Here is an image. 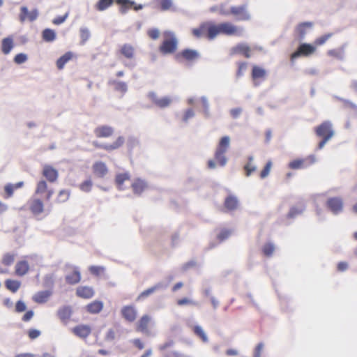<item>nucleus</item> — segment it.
<instances>
[{
    "label": "nucleus",
    "mask_w": 357,
    "mask_h": 357,
    "mask_svg": "<svg viewBox=\"0 0 357 357\" xmlns=\"http://www.w3.org/2000/svg\"><path fill=\"white\" fill-rule=\"evenodd\" d=\"M148 96L152 103L160 108L167 107L171 105L172 102V99L170 97H158L154 92H150Z\"/></svg>",
    "instance_id": "1a4fd4ad"
},
{
    "label": "nucleus",
    "mask_w": 357,
    "mask_h": 357,
    "mask_svg": "<svg viewBox=\"0 0 357 357\" xmlns=\"http://www.w3.org/2000/svg\"><path fill=\"white\" fill-rule=\"evenodd\" d=\"M124 142H125V139L122 136H119L116 138V139L112 144H98V143H96L94 142L93 143V145L96 147V148H98V149H104L107 151H114V150H116V149H118L119 148H120L121 146H123V144H124Z\"/></svg>",
    "instance_id": "2eb2a0df"
},
{
    "label": "nucleus",
    "mask_w": 357,
    "mask_h": 357,
    "mask_svg": "<svg viewBox=\"0 0 357 357\" xmlns=\"http://www.w3.org/2000/svg\"><path fill=\"white\" fill-rule=\"evenodd\" d=\"M344 47H340L337 49L329 50L327 52V55L330 57L335 58L337 59H342L344 57Z\"/></svg>",
    "instance_id": "c9c22d12"
},
{
    "label": "nucleus",
    "mask_w": 357,
    "mask_h": 357,
    "mask_svg": "<svg viewBox=\"0 0 357 357\" xmlns=\"http://www.w3.org/2000/svg\"><path fill=\"white\" fill-rule=\"evenodd\" d=\"M5 286L8 290L15 293L20 287L21 283L17 280L8 279L5 282Z\"/></svg>",
    "instance_id": "ea45409f"
},
{
    "label": "nucleus",
    "mask_w": 357,
    "mask_h": 357,
    "mask_svg": "<svg viewBox=\"0 0 357 357\" xmlns=\"http://www.w3.org/2000/svg\"><path fill=\"white\" fill-rule=\"evenodd\" d=\"M16 254L7 252L5 253L1 259V264L6 266H10L15 262Z\"/></svg>",
    "instance_id": "4c0bfd02"
},
{
    "label": "nucleus",
    "mask_w": 357,
    "mask_h": 357,
    "mask_svg": "<svg viewBox=\"0 0 357 357\" xmlns=\"http://www.w3.org/2000/svg\"><path fill=\"white\" fill-rule=\"evenodd\" d=\"M81 280V275L78 271L74 270L72 273L66 277V280L68 284H75Z\"/></svg>",
    "instance_id": "f704fd0d"
},
{
    "label": "nucleus",
    "mask_w": 357,
    "mask_h": 357,
    "mask_svg": "<svg viewBox=\"0 0 357 357\" xmlns=\"http://www.w3.org/2000/svg\"><path fill=\"white\" fill-rule=\"evenodd\" d=\"M224 15L231 14L238 21H248L250 19V15L245 5L232 6L229 12L223 13Z\"/></svg>",
    "instance_id": "423d86ee"
},
{
    "label": "nucleus",
    "mask_w": 357,
    "mask_h": 357,
    "mask_svg": "<svg viewBox=\"0 0 357 357\" xmlns=\"http://www.w3.org/2000/svg\"><path fill=\"white\" fill-rule=\"evenodd\" d=\"M198 58L199 53L196 50L191 49H184L176 55V59L179 62L183 61H193Z\"/></svg>",
    "instance_id": "9b49d317"
},
{
    "label": "nucleus",
    "mask_w": 357,
    "mask_h": 357,
    "mask_svg": "<svg viewBox=\"0 0 357 357\" xmlns=\"http://www.w3.org/2000/svg\"><path fill=\"white\" fill-rule=\"evenodd\" d=\"M68 16V13H66L63 16H58L53 20L52 22L54 24H56V25L61 24L66 21Z\"/></svg>",
    "instance_id": "69168bd1"
},
{
    "label": "nucleus",
    "mask_w": 357,
    "mask_h": 357,
    "mask_svg": "<svg viewBox=\"0 0 357 357\" xmlns=\"http://www.w3.org/2000/svg\"><path fill=\"white\" fill-rule=\"evenodd\" d=\"M70 195V190H61L59 192L55 201L58 204L64 203L68 200Z\"/></svg>",
    "instance_id": "79ce46f5"
},
{
    "label": "nucleus",
    "mask_w": 357,
    "mask_h": 357,
    "mask_svg": "<svg viewBox=\"0 0 357 357\" xmlns=\"http://www.w3.org/2000/svg\"><path fill=\"white\" fill-rule=\"evenodd\" d=\"M231 235V231L227 229H222L218 235L219 241H222Z\"/></svg>",
    "instance_id": "052dcab7"
},
{
    "label": "nucleus",
    "mask_w": 357,
    "mask_h": 357,
    "mask_svg": "<svg viewBox=\"0 0 357 357\" xmlns=\"http://www.w3.org/2000/svg\"><path fill=\"white\" fill-rule=\"evenodd\" d=\"M26 310V305L24 302L19 301L15 305V311L17 312H22Z\"/></svg>",
    "instance_id": "774afa93"
},
{
    "label": "nucleus",
    "mask_w": 357,
    "mask_h": 357,
    "mask_svg": "<svg viewBox=\"0 0 357 357\" xmlns=\"http://www.w3.org/2000/svg\"><path fill=\"white\" fill-rule=\"evenodd\" d=\"M43 39L46 42H52L56 39L55 31L51 29H45L42 33Z\"/></svg>",
    "instance_id": "37998d69"
},
{
    "label": "nucleus",
    "mask_w": 357,
    "mask_h": 357,
    "mask_svg": "<svg viewBox=\"0 0 357 357\" xmlns=\"http://www.w3.org/2000/svg\"><path fill=\"white\" fill-rule=\"evenodd\" d=\"M121 54L128 59H131L135 55V49L130 44H124L120 49Z\"/></svg>",
    "instance_id": "473e14b6"
},
{
    "label": "nucleus",
    "mask_w": 357,
    "mask_h": 357,
    "mask_svg": "<svg viewBox=\"0 0 357 357\" xmlns=\"http://www.w3.org/2000/svg\"><path fill=\"white\" fill-rule=\"evenodd\" d=\"M72 309L69 306H63L61 307L58 312L57 315L60 320L65 324H66L70 320L72 315Z\"/></svg>",
    "instance_id": "393cba45"
},
{
    "label": "nucleus",
    "mask_w": 357,
    "mask_h": 357,
    "mask_svg": "<svg viewBox=\"0 0 357 357\" xmlns=\"http://www.w3.org/2000/svg\"><path fill=\"white\" fill-rule=\"evenodd\" d=\"M316 52V47L314 45L309 43H303L299 45L297 50L291 54V60L294 61L299 56H308Z\"/></svg>",
    "instance_id": "0eeeda50"
},
{
    "label": "nucleus",
    "mask_w": 357,
    "mask_h": 357,
    "mask_svg": "<svg viewBox=\"0 0 357 357\" xmlns=\"http://www.w3.org/2000/svg\"><path fill=\"white\" fill-rule=\"evenodd\" d=\"M233 54H243L245 58L250 57V48L245 44H238L231 50Z\"/></svg>",
    "instance_id": "cd10ccee"
},
{
    "label": "nucleus",
    "mask_w": 357,
    "mask_h": 357,
    "mask_svg": "<svg viewBox=\"0 0 357 357\" xmlns=\"http://www.w3.org/2000/svg\"><path fill=\"white\" fill-rule=\"evenodd\" d=\"M109 84L112 85L116 91L123 93H126L128 90L127 84L123 82L112 80L109 82Z\"/></svg>",
    "instance_id": "c03bdc74"
},
{
    "label": "nucleus",
    "mask_w": 357,
    "mask_h": 357,
    "mask_svg": "<svg viewBox=\"0 0 357 357\" xmlns=\"http://www.w3.org/2000/svg\"><path fill=\"white\" fill-rule=\"evenodd\" d=\"M193 331L195 334L198 336L204 342H206L208 341V337L201 326H195L193 328Z\"/></svg>",
    "instance_id": "de8ad7c7"
},
{
    "label": "nucleus",
    "mask_w": 357,
    "mask_h": 357,
    "mask_svg": "<svg viewBox=\"0 0 357 357\" xmlns=\"http://www.w3.org/2000/svg\"><path fill=\"white\" fill-rule=\"evenodd\" d=\"M252 79L254 85L258 86L262 81L266 79V71L259 66H253L251 73Z\"/></svg>",
    "instance_id": "f8f14e48"
},
{
    "label": "nucleus",
    "mask_w": 357,
    "mask_h": 357,
    "mask_svg": "<svg viewBox=\"0 0 357 357\" xmlns=\"http://www.w3.org/2000/svg\"><path fill=\"white\" fill-rule=\"evenodd\" d=\"M116 3L120 6L119 11L122 14H125L131 8L135 10H141L143 6L140 4L136 5L135 3L130 0H114Z\"/></svg>",
    "instance_id": "4468645a"
},
{
    "label": "nucleus",
    "mask_w": 357,
    "mask_h": 357,
    "mask_svg": "<svg viewBox=\"0 0 357 357\" xmlns=\"http://www.w3.org/2000/svg\"><path fill=\"white\" fill-rule=\"evenodd\" d=\"M90 31L87 28H82L80 29L81 43L84 44L90 38Z\"/></svg>",
    "instance_id": "864d4df0"
},
{
    "label": "nucleus",
    "mask_w": 357,
    "mask_h": 357,
    "mask_svg": "<svg viewBox=\"0 0 357 357\" xmlns=\"http://www.w3.org/2000/svg\"><path fill=\"white\" fill-rule=\"evenodd\" d=\"M195 115V112L192 109H188L183 113L182 121L186 123L190 119L192 118Z\"/></svg>",
    "instance_id": "680f3d73"
},
{
    "label": "nucleus",
    "mask_w": 357,
    "mask_h": 357,
    "mask_svg": "<svg viewBox=\"0 0 357 357\" xmlns=\"http://www.w3.org/2000/svg\"><path fill=\"white\" fill-rule=\"evenodd\" d=\"M89 271L92 275L98 276L104 273L105 268L98 266H91L89 267Z\"/></svg>",
    "instance_id": "4d7b16f0"
},
{
    "label": "nucleus",
    "mask_w": 357,
    "mask_h": 357,
    "mask_svg": "<svg viewBox=\"0 0 357 357\" xmlns=\"http://www.w3.org/2000/svg\"><path fill=\"white\" fill-rule=\"evenodd\" d=\"M27 56L24 53H20L15 56L14 62L17 64H22L27 61Z\"/></svg>",
    "instance_id": "bf43d9fd"
},
{
    "label": "nucleus",
    "mask_w": 357,
    "mask_h": 357,
    "mask_svg": "<svg viewBox=\"0 0 357 357\" xmlns=\"http://www.w3.org/2000/svg\"><path fill=\"white\" fill-rule=\"evenodd\" d=\"M146 183L140 180L137 179L132 184V188L135 194L140 195L146 188Z\"/></svg>",
    "instance_id": "58836bf2"
},
{
    "label": "nucleus",
    "mask_w": 357,
    "mask_h": 357,
    "mask_svg": "<svg viewBox=\"0 0 357 357\" xmlns=\"http://www.w3.org/2000/svg\"><path fill=\"white\" fill-rule=\"evenodd\" d=\"M29 271V264L25 259L18 261L15 266V273L16 275L22 277L26 275Z\"/></svg>",
    "instance_id": "5701e85b"
},
{
    "label": "nucleus",
    "mask_w": 357,
    "mask_h": 357,
    "mask_svg": "<svg viewBox=\"0 0 357 357\" xmlns=\"http://www.w3.org/2000/svg\"><path fill=\"white\" fill-rule=\"evenodd\" d=\"M333 33H328L317 38L314 41V45L315 47L323 45L325 44L332 36Z\"/></svg>",
    "instance_id": "a18cd8bd"
},
{
    "label": "nucleus",
    "mask_w": 357,
    "mask_h": 357,
    "mask_svg": "<svg viewBox=\"0 0 357 357\" xmlns=\"http://www.w3.org/2000/svg\"><path fill=\"white\" fill-rule=\"evenodd\" d=\"M192 33L196 38L206 37L208 40H213L220 34L227 36H241L243 29L230 22L215 24L208 21L202 23L199 27L192 29Z\"/></svg>",
    "instance_id": "f257e3e1"
},
{
    "label": "nucleus",
    "mask_w": 357,
    "mask_h": 357,
    "mask_svg": "<svg viewBox=\"0 0 357 357\" xmlns=\"http://www.w3.org/2000/svg\"><path fill=\"white\" fill-rule=\"evenodd\" d=\"M29 209L34 216L42 214L45 211L43 202L38 198L31 199L29 202Z\"/></svg>",
    "instance_id": "dca6fc26"
},
{
    "label": "nucleus",
    "mask_w": 357,
    "mask_h": 357,
    "mask_svg": "<svg viewBox=\"0 0 357 357\" xmlns=\"http://www.w3.org/2000/svg\"><path fill=\"white\" fill-rule=\"evenodd\" d=\"M304 211V207L303 206H301V207H292L289 213H288V217L289 218H294L295 216H296L297 215H299L301 213H302V212Z\"/></svg>",
    "instance_id": "13d9d810"
},
{
    "label": "nucleus",
    "mask_w": 357,
    "mask_h": 357,
    "mask_svg": "<svg viewBox=\"0 0 357 357\" xmlns=\"http://www.w3.org/2000/svg\"><path fill=\"white\" fill-rule=\"evenodd\" d=\"M24 183L23 181H19L15 184L7 183L4 186V199H9L13 196L14 191L17 189L21 188L24 186Z\"/></svg>",
    "instance_id": "4be33fe9"
},
{
    "label": "nucleus",
    "mask_w": 357,
    "mask_h": 357,
    "mask_svg": "<svg viewBox=\"0 0 357 357\" xmlns=\"http://www.w3.org/2000/svg\"><path fill=\"white\" fill-rule=\"evenodd\" d=\"M38 15V13L36 9L29 11L26 7L22 6L20 8V14L19 18L21 22H24L26 20L33 22L37 19Z\"/></svg>",
    "instance_id": "a211bd4d"
},
{
    "label": "nucleus",
    "mask_w": 357,
    "mask_h": 357,
    "mask_svg": "<svg viewBox=\"0 0 357 357\" xmlns=\"http://www.w3.org/2000/svg\"><path fill=\"white\" fill-rule=\"evenodd\" d=\"M273 163L271 160H268L266 165L264 166V169L260 172L259 173V177L261 179L265 178L267 177L271 172V169L272 168Z\"/></svg>",
    "instance_id": "09e8293b"
},
{
    "label": "nucleus",
    "mask_w": 357,
    "mask_h": 357,
    "mask_svg": "<svg viewBox=\"0 0 357 357\" xmlns=\"http://www.w3.org/2000/svg\"><path fill=\"white\" fill-rule=\"evenodd\" d=\"M48 189L47 183L45 181L41 180L38 181L36 184V188L35 190L36 195H42L45 193Z\"/></svg>",
    "instance_id": "49530a36"
},
{
    "label": "nucleus",
    "mask_w": 357,
    "mask_h": 357,
    "mask_svg": "<svg viewBox=\"0 0 357 357\" xmlns=\"http://www.w3.org/2000/svg\"><path fill=\"white\" fill-rule=\"evenodd\" d=\"M243 169L246 176H250L257 170V166L253 163V158L252 156L248 157V161L244 165Z\"/></svg>",
    "instance_id": "e433bc0d"
},
{
    "label": "nucleus",
    "mask_w": 357,
    "mask_h": 357,
    "mask_svg": "<svg viewBox=\"0 0 357 357\" xmlns=\"http://www.w3.org/2000/svg\"><path fill=\"white\" fill-rule=\"evenodd\" d=\"M92 169L93 174L99 178H103L108 172L106 165L101 161L96 162Z\"/></svg>",
    "instance_id": "b1692460"
},
{
    "label": "nucleus",
    "mask_w": 357,
    "mask_h": 357,
    "mask_svg": "<svg viewBox=\"0 0 357 357\" xmlns=\"http://www.w3.org/2000/svg\"><path fill=\"white\" fill-rule=\"evenodd\" d=\"M152 319L149 314H144L142 316L135 324V330L137 332L149 334V327L151 324Z\"/></svg>",
    "instance_id": "6e6552de"
},
{
    "label": "nucleus",
    "mask_w": 357,
    "mask_h": 357,
    "mask_svg": "<svg viewBox=\"0 0 357 357\" xmlns=\"http://www.w3.org/2000/svg\"><path fill=\"white\" fill-rule=\"evenodd\" d=\"M176 303L179 306H183V305H197V303L195 301H192L191 299H189L188 298H182L180 299H178L176 301Z\"/></svg>",
    "instance_id": "603ef678"
},
{
    "label": "nucleus",
    "mask_w": 357,
    "mask_h": 357,
    "mask_svg": "<svg viewBox=\"0 0 357 357\" xmlns=\"http://www.w3.org/2000/svg\"><path fill=\"white\" fill-rule=\"evenodd\" d=\"M275 250L274 245L271 243H266L263 246L262 252L266 257L272 255Z\"/></svg>",
    "instance_id": "5fc2aeb1"
},
{
    "label": "nucleus",
    "mask_w": 357,
    "mask_h": 357,
    "mask_svg": "<svg viewBox=\"0 0 357 357\" xmlns=\"http://www.w3.org/2000/svg\"><path fill=\"white\" fill-rule=\"evenodd\" d=\"M122 317L129 322H133L137 316V311L133 305L123 306L121 310Z\"/></svg>",
    "instance_id": "6ab92c4d"
},
{
    "label": "nucleus",
    "mask_w": 357,
    "mask_h": 357,
    "mask_svg": "<svg viewBox=\"0 0 357 357\" xmlns=\"http://www.w3.org/2000/svg\"><path fill=\"white\" fill-rule=\"evenodd\" d=\"M160 9L162 11L169 10L173 6L172 0H158Z\"/></svg>",
    "instance_id": "3c124183"
},
{
    "label": "nucleus",
    "mask_w": 357,
    "mask_h": 357,
    "mask_svg": "<svg viewBox=\"0 0 357 357\" xmlns=\"http://www.w3.org/2000/svg\"><path fill=\"white\" fill-rule=\"evenodd\" d=\"M76 294L78 297L88 299L93 297L94 291L89 287H79L76 290Z\"/></svg>",
    "instance_id": "bb28decb"
},
{
    "label": "nucleus",
    "mask_w": 357,
    "mask_h": 357,
    "mask_svg": "<svg viewBox=\"0 0 357 357\" xmlns=\"http://www.w3.org/2000/svg\"><path fill=\"white\" fill-rule=\"evenodd\" d=\"M247 63L245 62H241L238 64V70L236 72V76L238 77H241L243 73L246 70Z\"/></svg>",
    "instance_id": "0e129e2a"
},
{
    "label": "nucleus",
    "mask_w": 357,
    "mask_h": 357,
    "mask_svg": "<svg viewBox=\"0 0 357 357\" xmlns=\"http://www.w3.org/2000/svg\"><path fill=\"white\" fill-rule=\"evenodd\" d=\"M86 310L91 314H98L103 308V303L100 301H94L86 305Z\"/></svg>",
    "instance_id": "7c9ffc66"
},
{
    "label": "nucleus",
    "mask_w": 357,
    "mask_h": 357,
    "mask_svg": "<svg viewBox=\"0 0 357 357\" xmlns=\"http://www.w3.org/2000/svg\"><path fill=\"white\" fill-rule=\"evenodd\" d=\"M50 291H38L33 296V301L37 303H44L47 301L51 296Z\"/></svg>",
    "instance_id": "c85d7f7f"
},
{
    "label": "nucleus",
    "mask_w": 357,
    "mask_h": 357,
    "mask_svg": "<svg viewBox=\"0 0 357 357\" xmlns=\"http://www.w3.org/2000/svg\"><path fill=\"white\" fill-rule=\"evenodd\" d=\"M72 333L81 339H86L92 332V328L88 324H79L73 327Z\"/></svg>",
    "instance_id": "ddd939ff"
},
{
    "label": "nucleus",
    "mask_w": 357,
    "mask_h": 357,
    "mask_svg": "<svg viewBox=\"0 0 357 357\" xmlns=\"http://www.w3.org/2000/svg\"><path fill=\"white\" fill-rule=\"evenodd\" d=\"M114 128L109 126H100L95 128L94 134L98 138H107L113 135Z\"/></svg>",
    "instance_id": "412c9836"
},
{
    "label": "nucleus",
    "mask_w": 357,
    "mask_h": 357,
    "mask_svg": "<svg viewBox=\"0 0 357 357\" xmlns=\"http://www.w3.org/2000/svg\"><path fill=\"white\" fill-rule=\"evenodd\" d=\"M326 205L333 214L336 215L342 212L343 209V200L338 197H331L326 201Z\"/></svg>",
    "instance_id": "9d476101"
},
{
    "label": "nucleus",
    "mask_w": 357,
    "mask_h": 357,
    "mask_svg": "<svg viewBox=\"0 0 357 357\" xmlns=\"http://www.w3.org/2000/svg\"><path fill=\"white\" fill-rule=\"evenodd\" d=\"M14 47L13 39L11 37H7L1 41V51L4 54H8Z\"/></svg>",
    "instance_id": "c756f323"
},
{
    "label": "nucleus",
    "mask_w": 357,
    "mask_h": 357,
    "mask_svg": "<svg viewBox=\"0 0 357 357\" xmlns=\"http://www.w3.org/2000/svg\"><path fill=\"white\" fill-rule=\"evenodd\" d=\"M314 132L319 137L321 138L318 144V149H321L326 143L330 140L334 135L332 123L328 121L322 122L314 128Z\"/></svg>",
    "instance_id": "7ed1b4c3"
},
{
    "label": "nucleus",
    "mask_w": 357,
    "mask_h": 357,
    "mask_svg": "<svg viewBox=\"0 0 357 357\" xmlns=\"http://www.w3.org/2000/svg\"><path fill=\"white\" fill-rule=\"evenodd\" d=\"M42 174L43 176L50 183L55 182L59 177L58 171L50 165H45L43 167Z\"/></svg>",
    "instance_id": "aec40b11"
},
{
    "label": "nucleus",
    "mask_w": 357,
    "mask_h": 357,
    "mask_svg": "<svg viewBox=\"0 0 357 357\" xmlns=\"http://www.w3.org/2000/svg\"><path fill=\"white\" fill-rule=\"evenodd\" d=\"M28 335L30 339L34 340L40 335V331L36 329H30L28 332Z\"/></svg>",
    "instance_id": "338daca9"
},
{
    "label": "nucleus",
    "mask_w": 357,
    "mask_h": 357,
    "mask_svg": "<svg viewBox=\"0 0 357 357\" xmlns=\"http://www.w3.org/2000/svg\"><path fill=\"white\" fill-rule=\"evenodd\" d=\"M224 206L228 211H234L238 206V201L236 197L229 195L226 197L224 202Z\"/></svg>",
    "instance_id": "a878e982"
},
{
    "label": "nucleus",
    "mask_w": 357,
    "mask_h": 357,
    "mask_svg": "<svg viewBox=\"0 0 357 357\" xmlns=\"http://www.w3.org/2000/svg\"><path fill=\"white\" fill-rule=\"evenodd\" d=\"M229 137L225 136L221 138L215 153V159L220 166H225L227 158L225 155L229 146Z\"/></svg>",
    "instance_id": "20e7f679"
},
{
    "label": "nucleus",
    "mask_w": 357,
    "mask_h": 357,
    "mask_svg": "<svg viewBox=\"0 0 357 357\" xmlns=\"http://www.w3.org/2000/svg\"><path fill=\"white\" fill-rule=\"evenodd\" d=\"M178 44V41L175 33L166 31L163 33V40L159 46V51L164 55L174 54L177 50Z\"/></svg>",
    "instance_id": "f03ea898"
},
{
    "label": "nucleus",
    "mask_w": 357,
    "mask_h": 357,
    "mask_svg": "<svg viewBox=\"0 0 357 357\" xmlns=\"http://www.w3.org/2000/svg\"><path fill=\"white\" fill-rule=\"evenodd\" d=\"M312 26L313 23L310 22L298 24L294 30L295 37L298 40H303Z\"/></svg>",
    "instance_id": "f3484780"
},
{
    "label": "nucleus",
    "mask_w": 357,
    "mask_h": 357,
    "mask_svg": "<svg viewBox=\"0 0 357 357\" xmlns=\"http://www.w3.org/2000/svg\"><path fill=\"white\" fill-rule=\"evenodd\" d=\"M316 162V157L314 155H310L305 158H296L291 160L288 164V167L291 169H307L313 165Z\"/></svg>",
    "instance_id": "39448f33"
},
{
    "label": "nucleus",
    "mask_w": 357,
    "mask_h": 357,
    "mask_svg": "<svg viewBox=\"0 0 357 357\" xmlns=\"http://www.w3.org/2000/svg\"><path fill=\"white\" fill-rule=\"evenodd\" d=\"M114 0H99L96 5V8L98 10H104L107 9L108 7H109Z\"/></svg>",
    "instance_id": "8fccbe9b"
},
{
    "label": "nucleus",
    "mask_w": 357,
    "mask_h": 357,
    "mask_svg": "<svg viewBox=\"0 0 357 357\" xmlns=\"http://www.w3.org/2000/svg\"><path fill=\"white\" fill-rule=\"evenodd\" d=\"M147 35L153 40H156L159 38L160 31L158 29H151L148 30Z\"/></svg>",
    "instance_id": "e2e57ef3"
},
{
    "label": "nucleus",
    "mask_w": 357,
    "mask_h": 357,
    "mask_svg": "<svg viewBox=\"0 0 357 357\" xmlns=\"http://www.w3.org/2000/svg\"><path fill=\"white\" fill-rule=\"evenodd\" d=\"M93 183L92 181L89 179L86 181H84L79 185V189L85 192H89L91 191L92 188Z\"/></svg>",
    "instance_id": "6e6d98bb"
},
{
    "label": "nucleus",
    "mask_w": 357,
    "mask_h": 357,
    "mask_svg": "<svg viewBox=\"0 0 357 357\" xmlns=\"http://www.w3.org/2000/svg\"><path fill=\"white\" fill-rule=\"evenodd\" d=\"M73 57V54L71 52H67L56 61V67L59 70H62L64 66Z\"/></svg>",
    "instance_id": "2f4dec72"
},
{
    "label": "nucleus",
    "mask_w": 357,
    "mask_h": 357,
    "mask_svg": "<svg viewBox=\"0 0 357 357\" xmlns=\"http://www.w3.org/2000/svg\"><path fill=\"white\" fill-rule=\"evenodd\" d=\"M161 285L158 284L153 287H151L144 291H143L137 297V300L140 301L144 299L145 298L149 296L151 294H153L156 290L160 289Z\"/></svg>",
    "instance_id": "a19ab883"
},
{
    "label": "nucleus",
    "mask_w": 357,
    "mask_h": 357,
    "mask_svg": "<svg viewBox=\"0 0 357 357\" xmlns=\"http://www.w3.org/2000/svg\"><path fill=\"white\" fill-rule=\"evenodd\" d=\"M130 174L127 172L117 174L116 175V178H115V183H116L117 188L119 190H123V183L126 181L130 180Z\"/></svg>",
    "instance_id": "72a5a7b5"
}]
</instances>
